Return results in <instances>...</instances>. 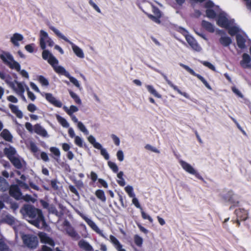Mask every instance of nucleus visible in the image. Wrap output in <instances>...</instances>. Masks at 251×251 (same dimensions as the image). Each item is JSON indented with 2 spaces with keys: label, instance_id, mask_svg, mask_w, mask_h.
<instances>
[{
  "label": "nucleus",
  "instance_id": "f257e3e1",
  "mask_svg": "<svg viewBox=\"0 0 251 251\" xmlns=\"http://www.w3.org/2000/svg\"><path fill=\"white\" fill-rule=\"evenodd\" d=\"M43 59L48 61L56 73L65 75L69 79L70 82L76 87L79 90L81 89L79 81L74 77L72 76L63 67L59 65L58 60L53 55L48 51H45L43 53Z\"/></svg>",
  "mask_w": 251,
  "mask_h": 251
},
{
  "label": "nucleus",
  "instance_id": "f03ea898",
  "mask_svg": "<svg viewBox=\"0 0 251 251\" xmlns=\"http://www.w3.org/2000/svg\"><path fill=\"white\" fill-rule=\"evenodd\" d=\"M21 212L26 217L31 220H28L29 223L38 228H42L45 226V222L41 210L31 206H26L21 210Z\"/></svg>",
  "mask_w": 251,
  "mask_h": 251
},
{
  "label": "nucleus",
  "instance_id": "7ed1b4c3",
  "mask_svg": "<svg viewBox=\"0 0 251 251\" xmlns=\"http://www.w3.org/2000/svg\"><path fill=\"white\" fill-rule=\"evenodd\" d=\"M216 24L221 27L227 29L231 36L235 35L239 31V27L234 23V20L223 11L218 15Z\"/></svg>",
  "mask_w": 251,
  "mask_h": 251
},
{
  "label": "nucleus",
  "instance_id": "20e7f679",
  "mask_svg": "<svg viewBox=\"0 0 251 251\" xmlns=\"http://www.w3.org/2000/svg\"><path fill=\"white\" fill-rule=\"evenodd\" d=\"M6 223L8 225L12 226L15 232V236L17 239L18 237L20 231L25 228V226L20 221L15 219L12 215L6 214L1 217L0 220V223Z\"/></svg>",
  "mask_w": 251,
  "mask_h": 251
},
{
  "label": "nucleus",
  "instance_id": "39448f33",
  "mask_svg": "<svg viewBox=\"0 0 251 251\" xmlns=\"http://www.w3.org/2000/svg\"><path fill=\"white\" fill-rule=\"evenodd\" d=\"M50 28L59 38L64 40V41L71 44L72 49L76 56L80 58H83L84 57V53L83 50L71 42L65 35H64L58 29L55 27L50 26Z\"/></svg>",
  "mask_w": 251,
  "mask_h": 251
},
{
  "label": "nucleus",
  "instance_id": "423d86ee",
  "mask_svg": "<svg viewBox=\"0 0 251 251\" xmlns=\"http://www.w3.org/2000/svg\"><path fill=\"white\" fill-rule=\"evenodd\" d=\"M39 43L41 48L43 50L42 52V57L43 58V53L45 51L49 52L50 54L53 55L48 50H46L47 45L49 47H52L54 45V43L52 39L49 36L48 33L44 30H41L39 32Z\"/></svg>",
  "mask_w": 251,
  "mask_h": 251
},
{
  "label": "nucleus",
  "instance_id": "0eeeda50",
  "mask_svg": "<svg viewBox=\"0 0 251 251\" xmlns=\"http://www.w3.org/2000/svg\"><path fill=\"white\" fill-rule=\"evenodd\" d=\"M5 81L17 95L21 97L24 101L26 100L24 93L26 90V88L28 87L25 82H18L16 80L13 82H9L6 80Z\"/></svg>",
  "mask_w": 251,
  "mask_h": 251
},
{
  "label": "nucleus",
  "instance_id": "6e6552de",
  "mask_svg": "<svg viewBox=\"0 0 251 251\" xmlns=\"http://www.w3.org/2000/svg\"><path fill=\"white\" fill-rule=\"evenodd\" d=\"M205 7L206 16L209 19L217 17L219 13L222 11L218 6L214 5L211 1L205 2Z\"/></svg>",
  "mask_w": 251,
  "mask_h": 251
},
{
  "label": "nucleus",
  "instance_id": "1a4fd4ad",
  "mask_svg": "<svg viewBox=\"0 0 251 251\" xmlns=\"http://www.w3.org/2000/svg\"><path fill=\"white\" fill-rule=\"evenodd\" d=\"M178 162L182 169L185 172L191 175L194 176L197 178L199 179L203 180V177L200 174L197 169H196L190 163L181 159L179 160Z\"/></svg>",
  "mask_w": 251,
  "mask_h": 251
},
{
  "label": "nucleus",
  "instance_id": "9d476101",
  "mask_svg": "<svg viewBox=\"0 0 251 251\" xmlns=\"http://www.w3.org/2000/svg\"><path fill=\"white\" fill-rule=\"evenodd\" d=\"M0 58L11 69H14L17 71H20V65L14 60L13 56L10 53L4 52L0 55Z\"/></svg>",
  "mask_w": 251,
  "mask_h": 251
},
{
  "label": "nucleus",
  "instance_id": "9b49d317",
  "mask_svg": "<svg viewBox=\"0 0 251 251\" xmlns=\"http://www.w3.org/2000/svg\"><path fill=\"white\" fill-rule=\"evenodd\" d=\"M178 31L185 37L187 43L193 50L197 51L201 50V47L198 45L195 39L188 34V31L186 30L183 28L179 27Z\"/></svg>",
  "mask_w": 251,
  "mask_h": 251
},
{
  "label": "nucleus",
  "instance_id": "f8f14e48",
  "mask_svg": "<svg viewBox=\"0 0 251 251\" xmlns=\"http://www.w3.org/2000/svg\"><path fill=\"white\" fill-rule=\"evenodd\" d=\"M19 235H21L23 242L25 245L30 248H35L38 244L37 238L33 235H23L22 230L20 231Z\"/></svg>",
  "mask_w": 251,
  "mask_h": 251
},
{
  "label": "nucleus",
  "instance_id": "ddd939ff",
  "mask_svg": "<svg viewBox=\"0 0 251 251\" xmlns=\"http://www.w3.org/2000/svg\"><path fill=\"white\" fill-rule=\"evenodd\" d=\"M87 139L94 148L100 151V154L105 160H107L109 159V155L106 150L100 143L96 141L95 138L93 135L89 136Z\"/></svg>",
  "mask_w": 251,
  "mask_h": 251
},
{
  "label": "nucleus",
  "instance_id": "4468645a",
  "mask_svg": "<svg viewBox=\"0 0 251 251\" xmlns=\"http://www.w3.org/2000/svg\"><path fill=\"white\" fill-rule=\"evenodd\" d=\"M77 213L93 231L102 237L106 238L104 234L103 233L102 230L100 229L96 224L91 219L85 216L80 212H78Z\"/></svg>",
  "mask_w": 251,
  "mask_h": 251
},
{
  "label": "nucleus",
  "instance_id": "2eb2a0df",
  "mask_svg": "<svg viewBox=\"0 0 251 251\" xmlns=\"http://www.w3.org/2000/svg\"><path fill=\"white\" fill-rule=\"evenodd\" d=\"M236 42L238 47L241 49H245L247 47L246 44L249 42V39L246 35L241 31L239 28V31L236 33Z\"/></svg>",
  "mask_w": 251,
  "mask_h": 251
},
{
  "label": "nucleus",
  "instance_id": "dca6fc26",
  "mask_svg": "<svg viewBox=\"0 0 251 251\" xmlns=\"http://www.w3.org/2000/svg\"><path fill=\"white\" fill-rule=\"evenodd\" d=\"M124 189L129 197L132 199V204H134L136 208H141L140 204L137 198H136L133 187L128 185L125 187Z\"/></svg>",
  "mask_w": 251,
  "mask_h": 251
},
{
  "label": "nucleus",
  "instance_id": "f3484780",
  "mask_svg": "<svg viewBox=\"0 0 251 251\" xmlns=\"http://www.w3.org/2000/svg\"><path fill=\"white\" fill-rule=\"evenodd\" d=\"M223 199L226 201L230 202L233 206H236L239 203L237 195L232 191H228L226 195L223 197Z\"/></svg>",
  "mask_w": 251,
  "mask_h": 251
},
{
  "label": "nucleus",
  "instance_id": "a211bd4d",
  "mask_svg": "<svg viewBox=\"0 0 251 251\" xmlns=\"http://www.w3.org/2000/svg\"><path fill=\"white\" fill-rule=\"evenodd\" d=\"M180 66L183 67L184 69H185L191 75L197 76L204 84V85L207 89H208L209 90H212V88L211 87V86L202 76L200 75L196 74L192 69H191L189 67H188L187 65L181 63L180 64Z\"/></svg>",
  "mask_w": 251,
  "mask_h": 251
},
{
  "label": "nucleus",
  "instance_id": "6ab92c4d",
  "mask_svg": "<svg viewBox=\"0 0 251 251\" xmlns=\"http://www.w3.org/2000/svg\"><path fill=\"white\" fill-rule=\"evenodd\" d=\"M240 64L243 68H251V58L249 54L246 53H243Z\"/></svg>",
  "mask_w": 251,
  "mask_h": 251
},
{
  "label": "nucleus",
  "instance_id": "aec40b11",
  "mask_svg": "<svg viewBox=\"0 0 251 251\" xmlns=\"http://www.w3.org/2000/svg\"><path fill=\"white\" fill-rule=\"evenodd\" d=\"M46 99L50 103L57 107H61L62 106V102L59 100H57L53 95L50 93H45L42 94Z\"/></svg>",
  "mask_w": 251,
  "mask_h": 251
},
{
  "label": "nucleus",
  "instance_id": "412c9836",
  "mask_svg": "<svg viewBox=\"0 0 251 251\" xmlns=\"http://www.w3.org/2000/svg\"><path fill=\"white\" fill-rule=\"evenodd\" d=\"M152 10L154 13V16L151 14H148V17L155 23L157 24H160V21L159 18L161 16V13L160 10L154 6L152 7Z\"/></svg>",
  "mask_w": 251,
  "mask_h": 251
},
{
  "label": "nucleus",
  "instance_id": "4be33fe9",
  "mask_svg": "<svg viewBox=\"0 0 251 251\" xmlns=\"http://www.w3.org/2000/svg\"><path fill=\"white\" fill-rule=\"evenodd\" d=\"M10 195L17 200L22 198V193L17 185H12L9 190Z\"/></svg>",
  "mask_w": 251,
  "mask_h": 251
},
{
  "label": "nucleus",
  "instance_id": "5701e85b",
  "mask_svg": "<svg viewBox=\"0 0 251 251\" xmlns=\"http://www.w3.org/2000/svg\"><path fill=\"white\" fill-rule=\"evenodd\" d=\"M38 236L40 241L42 243L48 244L49 245L53 247L54 246V241L48 235L44 232H40Z\"/></svg>",
  "mask_w": 251,
  "mask_h": 251
},
{
  "label": "nucleus",
  "instance_id": "b1692460",
  "mask_svg": "<svg viewBox=\"0 0 251 251\" xmlns=\"http://www.w3.org/2000/svg\"><path fill=\"white\" fill-rule=\"evenodd\" d=\"M235 213L237 218L241 221H246L248 218V212L243 208H238L235 210Z\"/></svg>",
  "mask_w": 251,
  "mask_h": 251
},
{
  "label": "nucleus",
  "instance_id": "393cba45",
  "mask_svg": "<svg viewBox=\"0 0 251 251\" xmlns=\"http://www.w3.org/2000/svg\"><path fill=\"white\" fill-rule=\"evenodd\" d=\"M163 76H164V78H165V79L166 80V81H167V83L168 84V85L170 87H171L174 90L176 91L178 94L183 96L185 98H186L187 99L189 98V96L187 93L182 92L180 90H179L176 85H175L170 80H169L167 78V77L166 75H163Z\"/></svg>",
  "mask_w": 251,
  "mask_h": 251
},
{
  "label": "nucleus",
  "instance_id": "a878e982",
  "mask_svg": "<svg viewBox=\"0 0 251 251\" xmlns=\"http://www.w3.org/2000/svg\"><path fill=\"white\" fill-rule=\"evenodd\" d=\"M109 240L117 251H126L123 248V246L115 237L111 235L109 236Z\"/></svg>",
  "mask_w": 251,
  "mask_h": 251
},
{
  "label": "nucleus",
  "instance_id": "bb28decb",
  "mask_svg": "<svg viewBox=\"0 0 251 251\" xmlns=\"http://www.w3.org/2000/svg\"><path fill=\"white\" fill-rule=\"evenodd\" d=\"M23 39L24 36L23 35L18 33H15L11 37L10 41L14 46L19 47L20 46L19 42L22 41Z\"/></svg>",
  "mask_w": 251,
  "mask_h": 251
},
{
  "label": "nucleus",
  "instance_id": "cd10ccee",
  "mask_svg": "<svg viewBox=\"0 0 251 251\" xmlns=\"http://www.w3.org/2000/svg\"><path fill=\"white\" fill-rule=\"evenodd\" d=\"M34 131L41 136L44 137H49L47 131L39 124H36L34 126Z\"/></svg>",
  "mask_w": 251,
  "mask_h": 251
},
{
  "label": "nucleus",
  "instance_id": "c85d7f7f",
  "mask_svg": "<svg viewBox=\"0 0 251 251\" xmlns=\"http://www.w3.org/2000/svg\"><path fill=\"white\" fill-rule=\"evenodd\" d=\"M4 152L9 160L18 155L16 153L15 149L11 146L5 148Z\"/></svg>",
  "mask_w": 251,
  "mask_h": 251
},
{
  "label": "nucleus",
  "instance_id": "c756f323",
  "mask_svg": "<svg viewBox=\"0 0 251 251\" xmlns=\"http://www.w3.org/2000/svg\"><path fill=\"white\" fill-rule=\"evenodd\" d=\"M201 26L209 32L213 33L215 31V25L205 20L202 21Z\"/></svg>",
  "mask_w": 251,
  "mask_h": 251
},
{
  "label": "nucleus",
  "instance_id": "7c9ffc66",
  "mask_svg": "<svg viewBox=\"0 0 251 251\" xmlns=\"http://www.w3.org/2000/svg\"><path fill=\"white\" fill-rule=\"evenodd\" d=\"M12 163L18 169L22 168L25 164V162L18 155H16L10 160Z\"/></svg>",
  "mask_w": 251,
  "mask_h": 251
},
{
  "label": "nucleus",
  "instance_id": "2f4dec72",
  "mask_svg": "<svg viewBox=\"0 0 251 251\" xmlns=\"http://www.w3.org/2000/svg\"><path fill=\"white\" fill-rule=\"evenodd\" d=\"M219 42L224 47H228L232 43V39L228 36L223 35L220 38Z\"/></svg>",
  "mask_w": 251,
  "mask_h": 251
},
{
  "label": "nucleus",
  "instance_id": "473e14b6",
  "mask_svg": "<svg viewBox=\"0 0 251 251\" xmlns=\"http://www.w3.org/2000/svg\"><path fill=\"white\" fill-rule=\"evenodd\" d=\"M8 107L10 109L12 113H13L18 118H22L23 117V113L19 109L18 106L12 104H9Z\"/></svg>",
  "mask_w": 251,
  "mask_h": 251
},
{
  "label": "nucleus",
  "instance_id": "72a5a7b5",
  "mask_svg": "<svg viewBox=\"0 0 251 251\" xmlns=\"http://www.w3.org/2000/svg\"><path fill=\"white\" fill-rule=\"evenodd\" d=\"M65 230L67 233L72 238L77 240L79 238V235L76 232L74 229L70 226H67Z\"/></svg>",
  "mask_w": 251,
  "mask_h": 251
},
{
  "label": "nucleus",
  "instance_id": "f704fd0d",
  "mask_svg": "<svg viewBox=\"0 0 251 251\" xmlns=\"http://www.w3.org/2000/svg\"><path fill=\"white\" fill-rule=\"evenodd\" d=\"M0 136L6 141L12 142L13 136L11 133L6 129H4L0 133Z\"/></svg>",
  "mask_w": 251,
  "mask_h": 251
},
{
  "label": "nucleus",
  "instance_id": "c9c22d12",
  "mask_svg": "<svg viewBox=\"0 0 251 251\" xmlns=\"http://www.w3.org/2000/svg\"><path fill=\"white\" fill-rule=\"evenodd\" d=\"M79 247L85 251H92L93 250V247L87 242L84 240H80L78 243Z\"/></svg>",
  "mask_w": 251,
  "mask_h": 251
},
{
  "label": "nucleus",
  "instance_id": "e433bc0d",
  "mask_svg": "<svg viewBox=\"0 0 251 251\" xmlns=\"http://www.w3.org/2000/svg\"><path fill=\"white\" fill-rule=\"evenodd\" d=\"M146 88H147L148 91L154 97L157 98H161V95L157 92L153 86L151 85H146Z\"/></svg>",
  "mask_w": 251,
  "mask_h": 251
},
{
  "label": "nucleus",
  "instance_id": "4c0bfd02",
  "mask_svg": "<svg viewBox=\"0 0 251 251\" xmlns=\"http://www.w3.org/2000/svg\"><path fill=\"white\" fill-rule=\"evenodd\" d=\"M63 109L69 115H73L74 113L76 112L78 110V108L75 105H71L69 108L64 106L63 107Z\"/></svg>",
  "mask_w": 251,
  "mask_h": 251
},
{
  "label": "nucleus",
  "instance_id": "58836bf2",
  "mask_svg": "<svg viewBox=\"0 0 251 251\" xmlns=\"http://www.w3.org/2000/svg\"><path fill=\"white\" fill-rule=\"evenodd\" d=\"M123 176L124 173L122 171H120V172L118 173L117 175V182L121 186H124L126 185V181L123 177Z\"/></svg>",
  "mask_w": 251,
  "mask_h": 251
},
{
  "label": "nucleus",
  "instance_id": "ea45409f",
  "mask_svg": "<svg viewBox=\"0 0 251 251\" xmlns=\"http://www.w3.org/2000/svg\"><path fill=\"white\" fill-rule=\"evenodd\" d=\"M56 117L57 121L63 127L67 128L69 126V124L65 119L59 115H56Z\"/></svg>",
  "mask_w": 251,
  "mask_h": 251
},
{
  "label": "nucleus",
  "instance_id": "a19ab883",
  "mask_svg": "<svg viewBox=\"0 0 251 251\" xmlns=\"http://www.w3.org/2000/svg\"><path fill=\"white\" fill-rule=\"evenodd\" d=\"M145 149L148 151H150L152 152L156 153L157 154L160 153V151L157 149L155 147L153 146L150 144H147L145 146Z\"/></svg>",
  "mask_w": 251,
  "mask_h": 251
},
{
  "label": "nucleus",
  "instance_id": "79ce46f5",
  "mask_svg": "<svg viewBox=\"0 0 251 251\" xmlns=\"http://www.w3.org/2000/svg\"><path fill=\"white\" fill-rule=\"evenodd\" d=\"M8 184L6 180L2 178H0V190L4 191L8 189Z\"/></svg>",
  "mask_w": 251,
  "mask_h": 251
},
{
  "label": "nucleus",
  "instance_id": "37998d69",
  "mask_svg": "<svg viewBox=\"0 0 251 251\" xmlns=\"http://www.w3.org/2000/svg\"><path fill=\"white\" fill-rule=\"evenodd\" d=\"M69 94H70L71 97L73 99V100H74V101H75V102L76 104H81V100L79 98V97H78V96L74 92H73L72 91H69Z\"/></svg>",
  "mask_w": 251,
  "mask_h": 251
},
{
  "label": "nucleus",
  "instance_id": "c03bdc74",
  "mask_svg": "<svg viewBox=\"0 0 251 251\" xmlns=\"http://www.w3.org/2000/svg\"><path fill=\"white\" fill-rule=\"evenodd\" d=\"M75 144L80 148L83 147L84 141L80 136H76L74 138Z\"/></svg>",
  "mask_w": 251,
  "mask_h": 251
},
{
  "label": "nucleus",
  "instance_id": "a18cd8bd",
  "mask_svg": "<svg viewBox=\"0 0 251 251\" xmlns=\"http://www.w3.org/2000/svg\"><path fill=\"white\" fill-rule=\"evenodd\" d=\"M76 126H77V128L82 132L84 133L86 135H88L89 134L88 130L87 129L85 126L84 125V124L81 122L78 123V124L76 125Z\"/></svg>",
  "mask_w": 251,
  "mask_h": 251
},
{
  "label": "nucleus",
  "instance_id": "49530a36",
  "mask_svg": "<svg viewBox=\"0 0 251 251\" xmlns=\"http://www.w3.org/2000/svg\"><path fill=\"white\" fill-rule=\"evenodd\" d=\"M134 241L135 244L138 247H141L143 244V238L138 235H135L134 236Z\"/></svg>",
  "mask_w": 251,
  "mask_h": 251
},
{
  "label": "nucleus",
  "instance_id": "de8ad7c7",
  "mask_svg": "<svg viewBox=\"0 0 251 251\" xmlns=\"http://www.w3.org/2000/svg\"><path fill=\"white\" fill-rule=\"evenodd\" d=\"M96 196L102 201H105L106 198L104 192L101 190H98L96 192Z\"/></svg>",
  "mask_w": 251,
  "mask_h": 251
},
{
  "label": "nucleus",
  "instance_id": "09e8293b",
  "mask_svg": "<svg viewBox=\"0 0 251 251\" xmlns=\"http://www.w3.org/2000/svg\"><path fill=\"white\" fill-rule=\"evenodd\" d=\"M50 151L56 157V159H58L60 156V151L59 150V149L56 148V147H51L50 149Z\"/></svg>",
  "mask_w": 251,
  "mask_h": 251
},
{
  "label": "nucleus",
  "instance_id": "8fccbe9b",
  "mask_svg": "<svg viewBox=\"0 0 251 251\" xmlns=\"http://www.w3.org/2000/svg\"><path fill=\"white\" fill-rule=\"evenodd\" d=\"M141 210V215L142 218L145 220H148L151 223L153 222V219L148 214L145 213L143 210L141 206V208H139Z\"/></svg>",
  "mask_w": 251,
  "mask_h": 251
},
{
  "label": "nucleus",
  "instance_id": "3c124183",
  "mask_svg": "<svg viewBox=\"0 0 251 251\" xmlns=\"http://www.w3.org/2000/svg\"><path fill=\"white\" fill-rule=\"evenodd\" d=\"M108 165L109 168L114 172L117 173L118 171V167L116 164L111 161L108 162Z\"/></svg>",
  "mask_w": 251,
  "mask_h": 251
},
{
  "label": "nucleus",
  "instance_id": "603ef678",
  "mask_svg": "<svg viewBox=\"0 0 251 251\" xmlns=\"http://www.w3.org/2000/svg\"><path fill=\"white\" fill-rule=\"evenodd\" d=\"M38 81L39 82L43 85L47 86L49 85V81L48 80L43 76L40 75L38 77Z\"/></svg>",
  "mask_w": 251,
  "mask_h": 251
},
{
  "label": "nucleus",
  "instance_id": "864d4df0",
  "mask_svg": "<svg viewBox=\"0 0 251 251\" xmlns=\"http://www.w3.org/2000/svg\"><path fill=\"white\" fill-rule=\"evenodd\" d=\"M89 4L99 13H101V10L99 7L92 0H89Z\"/></svg>",
  "mask_w": 251,
  "mask_h": 251
},
{
  "label": "nucleus",
  "instance_id": "5fc2aeb1",
  "mask_svg": "<svg viewBox=\"0 0 251 251\" xmlns=\"http://www.w3.org/2000/svg\"><path fill=\"white\" fill-rule=\"evenodd\" d=\"M116 156L117 157L118 160L119 161H123L124 159V154L123 151L121 150L118 151L116 153Z\"/></svg>",
  "mask_w": 251,
  "mask_h": 251
},
{
  "label": "nucleus",
  "instance_id": "6e6d98bb",
  "mask_svg": "<svg viewBox=\"0 0 251 251\" xmlns=\"http://www.w3.org/2000/svg\"><path fill=\"white\" fill-rule=\"evenodd\" d=\"M111 137L114 143L117 146H119L120 144V140L119 138L115 134H112Z\"/></svg>",
  "mask_w": 251,
  "mask_h": 251
},
{
  "label": "nucleus",
  "instance_id": "4d7b16f0",
  "mask_svg": "<svg viewBox=\"0 0 251 251\" xmlns=\"http://www.w3.org/2000/svg\"><path fill=\"white\" fill-rule=\"evenodd\" d=\"M26 91H27L28 98L30 99L32 101L35 100L36 99V96L32 92L29 91L28 87L26 88Z\"/></svg>",
  "mask_w": 251,
  "mask_h": 251
},
{
  "label": "nucleus",
  "instance_id": "13d9d810",
  "mask_svg": "<svg viewBox=\"0 0 251 251\" xmlns=\"http://www.w3.org/2000/svg\"><path fill=\"white\" fill-rule=\"evenodd\" d=\"M27 110L30 112H33L38 109L36 105L33 103H30L27 105Z\"/></svg>",
  "mask_w": 251,
  "mask_h": 251
},
{
  "label": "nucleus",
  "instance_id": "bf43d9fd",
  "mask_svg": "<svg viewBox=\"0 0 251 251\" xmlns=\"http://www.w3.org/2000/svg\"><path fill=\"white\" fill-rule=\"evenodd\" d=\"M202 63L203 65L208 67L210 69H211L214 71H216L214 66L213 64H212L211 63H210L209 62H207V61H202Z\"/></svg>",
  "mask_w": 251,
  "mask_h": 251
},
{
  "label": "nucleus",
  "instance_id": "052dcab7",
  "mask_svg": "<svg viewBox=\"0 0 251 251\" xmlns=\"http://www.w3.org/2000/svg\"><path fill=\"white\" fill-rule=\"evenodd\" d=\"M29 148L31 151L33 152H36L38 151V148L34 143L33 142H30Z\"/></svg>",
  "mask_w": 251,
  "mask_h": 251
},
{
  "label": "nucleus",
  "instance_id": "680f3d73",
  "mask_svg": "<svg viewBox=\"0 0 251 251\" xmlns=\"http://www.w3.org/2000/svg\"><path fill=\"white\" fill-rule=\"evenodd\" d=\"M232 90L233 92L236 94L237 96H238L240 98H243V96L241 93V92L235 87H232Z\"/></svg>",
  "mask_w": 251,
  "mask_h": 251
},
{
  "label": "nucleus",
  "instance_id": "e2e57ef3",
  "mask_svg": "<svg viewBox=\"0 0 251 251\" xmlns=\"http://www.w3.org/2000/svg\"><path fill=\"white\" fill-rule=\"evenodd\" d=\"M7 100L11 102H13V103H17L18 101V100L17 99V98L16 97H15V96H12V95H10V96H9L7 97Z\"/></svg>",
  "mask_w": 251,
  "mask_h": 251
},
{
  "label": "nucleus",
  "instance_id": "0e129e2a",
  "mask_svg": "<svg viewBox=\"0 0 251 251\" xmlns=\"http://www.w3.org/2000/svg\"><path fill=\"white\" fill-rule=\"evenodd\" d=\"M25 49L29 52L32 53L34 50V44H29L25 46Z\"/></svg>",
  "mask_w": 251,
  "mask_h": 251
},
{
  "label": "nucleus",
  "instance_id": "69168bd1",
  "mask_svg": "<svg viewBox=\"0 0 251 251\" xmlns=\"http://www.w3.org/2000/svg\"><path fill=\"white\" fill-rule=\"evenodd\" d=\"M17 183H18L19 185L22 188L25 189H28V186L27 184H26L25 183L24 181L21 180H18Z\"/></svg>",
  "mask_w": 251,
  "mask_h": 251
},
{
  "label": "nucleus",
  "instance_id": "338daca9",
  "mask_svg": "<svg viewBox=\"0 0 251 251\" xmlns=\"http://www.w3.org/2000/svg\"><path fill=\"white\" fill-rule=\"evenodd\" d=\"M25 126L27 130L30 132H32L34 130V126L29 123H26Z\"/></svg>",
  "mask_w": 251,
  "mask_h": 251
},
{
  "label": "nucleus",
  "instance_id": "774afa93",
  "mask_svg": "<svg viewBox=\"0 0 251 251\" xmlns=\"http://www.w3.org/2000/svg\"><path fill=\"white\" fill-rule=\"evenodd\" d=\"M62 148L65 151H69L70 149V145L67 143H63L62 144Z\"/></svg>",
  "mask_w": 251,
  "mask_h": 251
}]
</instances>
